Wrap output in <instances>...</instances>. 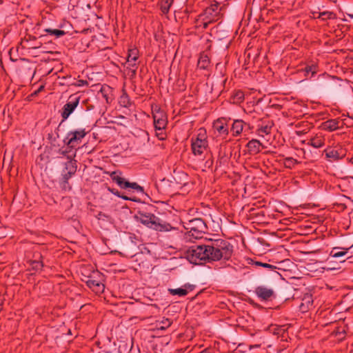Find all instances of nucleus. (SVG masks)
Instances as JSON below:
<instances>
[{"label":"nucleus","instance_id":"obj_1","mask_svg":"<svg viewBox=\"0 0 353 353\" xmlns=\"http://www.w3.org/2000/svg\"><path fill=\"white\" fill-rule=\"evenodd\" d=\"M233 253V246L228 241L219 239L207 244L193 245L185 251L186 259L193 264L229 260Z\"/></svg>","mask_w":353,"mask_h":353},{"label":"nucleus","instance_id":"obj_2","mask_svg":"<svg viewBox=\"0 0 353 353\" xmlns=\"http://www.w3.org/2000/svg\"><path fill=\"white\" fill-rule=\"evenodd\" d=\"M139 219L143 225L157 231L168 232L173 229L170 223L151 213L139 212Z\"/></svg>","mask_w":353,"mask_h":353},{"label":"nucleus","instance_id":"obj_3","mask_svg":"<svg viewBox=\"0 0 353 353\" xmlns=\"http://www.w3.org/2000/svg\"><path fill=\"white\" fill-rule=\"evenodd\" d=\"M222 7L219 6L218 2L211 4L206 8L203 12L199 15V18L203 21L204 28H207L209 23L217 21L222 17L221 11Z\"/></svg>","mask_w":353,"mask_h":353},{"label":"nucleus","instance_id":"obj_4","mask_svg":"<svg viewBox=\"0 0 353 353\" xmlns=\"http://www.w3.org/2000/svg\"><path fill=\"white\" fill-rule=\"evenodd\" d=\"M110 176L122 189L132 188L137 192H144V189L142 186L139 185L137 183L126 181L122 176V173L120 171L112 172L110 174Z\"/></svg>","mask_w":353,"mask_h":353},{"label":"nucleus","instance_id":"obj_5","mask_svg":"<svg viewBox=\"0 0 353 353\" xmlns=\"http://www.w3.org/2000/svg\"><path fill=\"white\" fill-rule=\"evenodd\" d=\"M86 134L87 132L84 128L70 130L67 133L63 142L68 148H74L81 143Z\"/></svg>","mask_w":353,"mask_h":353},{"label":"nucleus","instance_id":"obj_6","mask_svg":"<svg viewBox=\"0 0 353 353\" xmlns=\"http://www.w3.org/2000/svg\"><path fill=\"white\" fill-rule=\"evenodd\" d=\"M208 142L205 134L199 132L196 138L191 139V149L195 156H201L208 149Z\"/></svg>","mask_w":353,"mask_h":353},{"label":"nucleus","instance_id":"obj_7","mask_svg":"<svg viewBox=\"0 0 353 353\" xmlns=\"http://www.w3.org/2000/svg\"><path fill=\"white\" fill-rule=\"evenodd\" d=\"M80 101V97L77 94H71L66 103L63 105L61 116L62 117V121L59 125H61L63 121H65L70 115L74 112L75 108L78 106Z\"/></svg>","mask_w":353,"mask_h":353},{"label":"nucleus","instance_id":"obj_8","mask_svg":"<svg viewBox=\"0 0 353 353\" xmlns=\"http://www.w3.org/2000/svg\"><path fill=\"white\" fill-rule=\"evenodd\" d=\"M154 125L155 130L165 129L168 124L166 113L158 106L152 110Z\"/></svg>","mask_w":353,"mask_h":353},{"label":"nucleus","instance_id":"obj_9","mask_svg":"<svg viewBox=\"0 0 353 353\" xmlns=\"http://www.w3.org/2000/svg\"><path fill=\"white\" fill-rule=\"evenodd\" d=\"M76 152L72 156L67 157V162L64 163V168L62 171V176H65V179H70L77 172V161L74 159Z\"/></svg>","mask_w":353,"mask_h":353},{"label":"nucleus","instance_id":"obj_10","mask_svg":"<svg viewBox=\"0 0 353 353\" xmlns=\"http://www.w3.org/2000/svg\"><path fill=\"white\" fill-rule=\"evenodd\" d=\"M139 58V50L137 48L130 49L127 57L126 68L135 74L138 68L137 61Z\"/></svg>","mask_w":353,"mask_h":353},{"label":"nucleus","instance_id":"obj_11","mask_svg":"<svg viewBox=\"0 0 353 353\" xmlns=\"http://www.w3.org/2000/svg\"><path fill=\"white\" fill-rule=\"evenodd\" d=\"M95 275L99 276V272H93V275L87 276L85 282L88 288L92 290L95 293L103 292L105 288L104 285L99 281L94 279Z\"/></svg>","mask_w":353,"mask_h":353},{"label":"nucleus","instance_id":"obj_12","mask_svg":"<svg viewBox=\"0 0 353 353\" xmlns=\"http://www.w3.org/2000/svg\"><path fill=\"white\" fill-rule=\"evenodd\" d=\"M185 230H191L197 231H206L207 225L204 221L200 218L192 219L185 223Z\"/></svg>","mask_w":353,"mask_h":353},{"label":"nucleus","instance_id":"obj_13","mask_svg":"<svg viewBox=\"0 0 353 353\" xmlns=\"http://www.w3.org/2000/svg\"><path fill=\"white\" fill-rule=\"evenodd\" d=\"M254 293L261 301H268L274 296V292L272 288L263 285L258 286L254 290Z\"/></svg>","mask_w":353,"mask_h":353},{"label":"nucleus","instance_id":"obj_14","mask_svg":"<svg viewBox=\"0 0 353 353\" xmlns=\"http://www.w3.org/2000/svg\"><path fill=\"white\" fill-rule=\"evenodd\" d=\"M325 141V135L322 132H318L312 136L307 142L306 141H303L302 143L314 148H320L324 146Z\"/></svg>","mask_w":353,"mask_h":353},{"label":"nucleus","instance_id":"obj_15","mask_svg":"<svg viewBox=\"0 0 353 353\" xmlns=\"http://www.w3.org/2000/svg\"><path fill=\"white\" fill-rule=\"evenodd\" d=\"M243 129H245V130H250L251 129L250 124L245 123L241 119H236L234 121L231 127V132L234 137H237L241 134Z\"/></svg>","mask_w":353,"mask_h":353},{"label":"nucleus","instance_id":"obj_16","mask_svg":"<svg viewBox=\"0 0 353 353\" xmlns=\"http://www.w3.org/2000/svg\"><path fill=\"white\" fill-rule=\"evenodd\" d=\"M312 295L309 293L305 294L301 298V303L299 305V310L301 312L305 313L313 307Z\"/></svg>","mask_w":353,"mask_h":353},{"label":"nucleus","instance_id":"obj_17","mask_svg":"<svg viewBox=\"0 0 353 353\" xmlns=\"http://www.w3.org/2000/svg\"><path fill=\"white\" fill-rule=\"evenodd\" d=\"M213 128L220 135L227 136L228 134V127L224 118L215 121L213 123Z\"/></svg>","mask_w":353,"mask_h":353},{"label":"nucleus","instance_id":"obj_18","mask_svg":"<svg viewBox=\"0 0 353 353\" xmlns=\"http://www.w3.org/2000/svg\"><path fill=\"white\" fill-rule=\"evenodd\" d=\"M342 124V121L339 119H329L322 123V128L325 130L332 132L339 129Z\"/></svg>","mask_w":353,"mask_h":353},{"label":"nucleus","instance_id":"obj_19","mask_svg":"<svg viewBox=\"0 0 353 353\" xmlns=\"http://www.w3.org/2000/svg\"><path fill=\"white\" fill-rule=\"evenodd\" d=\"M246 147L248 148V152L250 154H256L260 152L262 148V144L259 141L256 139H252L247 143Z\"/></svg>","mask_w":353,"mask_h":353},{"label":"nucleus","instance_id":"obj_20","mask_svg":"<svg viewBox=\"0 0 353 353\" xmlns=\"http://www.w3.org/2000/svg\"><path fill=\"white\" fill-rule=\"evenodd\" d=\"M210 61L208 56L204 53L200 54L197 63L198 68L201 70H208L210 66Z\"/></svg>","mask_w":353,"mask_h":353},{"label":"nucleus","instance_id":"obj_21","mask_svg":"<svg viewBox=\"0 0 353 353\" xmlns=\"http://www.w3.org/2000/svg\"><path fill=\"white\" fill-rule=\"evenodd\" d=\"M185 288H176V289H169L168 290H169L170 294L172 295H178L179 296H184L187 295L188 293L187 288H188L190 291H192L193 290L192 286L190 284L185 285Z\"/></svg>","mask_w":353,"mask_h":353},{"label":"nucleus","instance_id":"obj_22","mask_svg":"<svg viewBox=\"0 0 353 353\" xmlns=\"http://www.w3.org/2000/svg\"><path fill=\"white\" fill-rule=\"evenodd\" d=\"M325 156L328 159H332V160H339L342 159L345 154L342 152V150L339 151V150H325Z\"/></svg>","mask_w":353,"mask_h":353},{"label":"nucleus","instance_id":"obj_23","mask_svg":"<svg viewBox=\"0 0 353 353\" xmlns=\"http://www.w3.org/2000/svg\"><path fill=\"white\" fill-rule=\"evenodd\" d=\"M244 100V93L241 90H236L234 92L230 98L232 103L238 104L241 103Z\"/></svg>","mask_w":353,"mask_h":353},{"label":"nucleus","instance_id":"obj_24","mask_svg":"<svg viewBox=\"0 0 353 353\" xmlns=\"http://www.w3.org/2000/svg\"><path fill=\"white\" fill-rule=\"evenodd\" d=\"M119 104L124 108H129L132 105V101L126 92H123L119 99Z\"/></svg>","mask_w":353,"mask_h":353},{"label":"nucleus","instance_id":"obj_25","mask_svg":"<svg viewBox=\"0 0 353 353\" xmlns=\"http://www.w3.org/2000/svg\"><path fill=\"white\" fill-rule=\"evenodd\" d=\"M339 248H333L330 252V255L333 258H339L345 256L349 248H343L342 251H338Z\"/></svg>","mask_w":353,"mask_h":353},{"label":"nucleus","instance_id":"obj_26","mask_svg":"<svg viewBox=\"0 0 353 353\" xmlns=\"http://www.w3.org/2000/svg\"><path fill=\"white\" fill-rule=\"evenodd\" d=\"M44 32L48 33L50 35L54 36L55 38H60L66 34L64 30L52 28H46L44 30Z\"/></svg>","mask_w":353,"mask_h":353},{"label":"nucleus","instance_id":"obj_27","mask_svg":"<svg viewBox=\"0 0 353 353\" xmlns=\"http://www.w3.org/2000/svg\"><path fill=\"white\" fill-rule=\"evenodd\" d=\"M299 161L292 158V157H287L283 161V165L286 168L292 169L295 166V165L298 164Z\"/></svg>","mask_w":353,"mask_h":353},{"label":"nucleus","instance_id":"obj_28","mask_svg":"<svg viewBox=\"0 0 353 353\" xmlns=\"http://www.w3.org/2000/svg\"><path fill=\"white\" fill-rule=\"evenodd\" d=\"M172 321L169 319L164 318L161 321L157 324V329L160 330H165L172 325Z\"/></svg>","mask_w":353,"mask_h":353},{"label":"nucleus","instance_id":"obj_29","mask_svg":"<svg viewBox=\"0 0 353 353\" xmlns=\"http://www.w3.org/2000/svg\"><path fill=\"white\" fill-rule=\"evenodd\" d=\"M188 230V234L189 236H192L193 238H194L196 239L202 238L203 234L206 232V231H197L196 230H194L192 231L191 230Z\"/></svg>","mask_w":353,"mask_h":353},{"label":"nucleus","instance_id":"obj_30","mask_svg":"<svg viewBox=\"0 0 353 353\" xmlns=\"http://www.w3.org/2000/svg\"><path fill=\"white\" fill-rule=\"evenodd\" d=\"M172 5V1L170 0H165V1H163L161 4V10L163 14H167L170 8V6Z\"/></svg>","mask_w":353,"mask_h":353},{"label":"nucleus","instance_id":"obj_31","mask_svg":"<svg viewBox=\"0 0 353 353\" xmlns=\"http://www.w3.org/2000/svg\"><path fill=\"white\" fill-rule=\"evenodd\" d=\"M317 68L318 66L316 64H312L310 65H307L305 68L304 71L305 72L306 74L311 73L312 77H313L317 72Z\"/></svg>","mask_w":353,"mask_h":353},{"label":"nucleus","instance_id":"obj_32","mask_svg":"<svg viewBox=\"0 0 353 353\" xmlns=\"http://www.w3.org/2000/svg\"><path fill=\"white\" fill-rule=\"evenodd\" d=\"M334 17H335V14L334 12H330V11H324V12L319 13V18H321L323 20H326V19H334Z\"/></svg>","mask_w":353,"mask_h":353},{"label":"nucleus","instance_id":"obj_33","mask_svg":"<svg viewBox=\"0 0 353 353\" xmlns=\"http://www.w3.org/2000/svg\"><path fill=\"white\" fill-rule=\"evenodd\" d=\"M272 125L266 124L265 125H262L261 128H259L258 132L259 134H269L271 133V129H272Z\"/></svg>","mask_w":353,"mask_h":353},{"label":"nucleus","instance_id":"obj_34","mask_svg":"<svg viewBox=\"0 0 353 353\" xmlns=\"http://www.w3.org/2000/svg\"><path fill=\"white\" fill-rule=\"evenodd\" d=\"M108 190L110 192L112 193L113 194L117 196L118 197L122 198L123 199H124L125 201H134V199H132L127 196L120 194V192L114 188H111L108 187Z\"/></svg>","mask_w":353,"mask_h":353},{"label":"nucleus","instance_id":"obj_35","mask_svg":"<svg viewBox=\"0 0 353 353\" xmlns=\"http://www.w3.org/2000/svg\"><path fill=\"white\" fill-rule=\"evenodd\" d=\"M31 268L34 270H40L43 267V262L41 261L34 260L30 262Z\"/></svg>","mask_w":353,"mask_h":353},{"label":"nucleus","instance_id":"obj_36","mask_svg":"<svg viewBox=\"0 0 353 353\" xmlns=\"http://www.w3.org/2000/svg\"><path fill=\"white\" fill-rule=\"evenodd\" d=\"M69 179H66L65 176H62V181L61 183V188L64 191L70 190L72 188L68 182Z\"/></svg>","mask_w":353,"mask_h":353},{"label":"nucleus","instance_id":"obj_37","mask_svg":"<svg viewBox=\"0 0 353 353\" xmlns=\"http://www.w3.org/2000/svg\"><path fill=\"white\" fill-rule=\"evenodd\" d=\"M254 264L256 265V266H261V267H263V268H268L270 270H274L276 269V267L273 265H271V264H269V263H262V262H260V261H256L254 263Z\"/></svg>","mask_w":353,"mask_h":353},{"label":"nucleus","instance_id":"obj_38","mask_svg":"<svg viewBox=\"0 0 353 353\" xmlns=\"http://www.w3.org/2000/svg\"><path fill=\"white\" fill-rule=\"evenodd\" d=\"M165 129L161 130H155L156 136L158 137L159 140H165L167 137L166 133L164 131Z\"/></svg>","mask_w":353,"mask_h":353},{"label":"nucleus","instance_id":"obj_39","mask_svg":"<svg viewBox=\"0 0 353 353\" xmlns=\"http://www.w3.org/2000/svg\"><path fill=\"white\" fill-rule=\"evenodd\" d=\"M72 149L73 148H68V146H66V148L64 150L63 148L59 149V154L67 157L68 156H69L68 154L71 152Z\"/></svg>","mask_w":353,"mask_h":353},{"label":"nucleus","instance_id":"obj_40","mask_svg":"<svg viewBox=\"0 0 353 353\" xmlns=\"http://www.w3.org/2000/svg\"><path fill=\"white\" fill-rule=\"evenodd\" d=\"M269 330L271 332H272L274 334L279 335L280 334V331L282 330L281 327L276 326V325H272L269 327Z\"/></svg>","mask_w":353,"mask_h":353},{"label":"nucleus","instance_id":"obj_41","mask_svg":"<svg viewBox=\"0 0 353 353\" xmlns=\"http://www.w3.org/2000/svg\"><path fill=\"white\" fill-rule=\"evenodd\" d=\"M213 163H214L213 159L212 158H210L205 161V166L208 168H211L213 165Z\"/></svg>","mask_w":353,"mask_h":353},{"label":"nucleus","instance_id":"obj_42","mask_svg":"<svg viewBox=\"0 0 353 353\" xmlns=\"http://www.w3.org/2000/svg\"><path fill=\"white\" fill-rule=\"evenodd\" d=\"M345 334V330L343 328V329H341V328H338L337 330L336 331V335H341V334H343L344 335Z\"/></svg>","mask_w":353,"mask_h":353},{"label":"nucleus","instance_id":"obj_43","mask_svg":"<svg viewBox=\"0 0 353 353\" xmlns=\"http://www.w3.org/2000/svg\"><path fill=\"white\" fill-rule=\"evenodd\" d=\"M88 85V81L86 80H79L78 81V83H77L78 86H81V85Z\"/></svg>","mask_w":353,"mask_h":353},{"label":"nucleus","instance_id":"obj_44","mask_svg":"<svg viewBox=\"0 0 353 353\" xmlns=\"http://www.w3.org/2000/svg\"><path fill=\"white\" fill-rule=\"evenodd\" d=\"M43 88V86L41 85L37 91L34 92V94H37L39 92H40Z\"/></svg>","mask_w":353,"mask_h":353},{"label":"nucleus","instance_id":"obj_45","mask_svg":"<svg viewBox=\"0 0 353 353\" xmlns=\"http://www.w3.org/2000/svg\"><path fill=\"white\" fill-rule=\"evenodd\" d=\"M200 353H212V352L208 350H204L201 351Z\"/></svg>","mask_w":353,"mask_h":353},{"label":"nucleus","instance_id":"obj_46","mask_svg":"<svg viewBox=\"0 0 353 353\" xmlns=\"http://www.w3.org/2000/svg\"><path fill=\"white\" fill-rule=\"evenodd\" d=\"M2 308H3V305L1 303H0V311L2 310Z\"/></svg>","mask_w":353,"mask_h":353},{"label":"nucleus","instance_id":"obj_47","mask_svg":"<svg viewBox=\"0 0 353 353\" xmlns=\"http://www.w3.org/2000/svg\"><path fill=\"white\" fill-rule=\"evenodd\" d=\"M46 37V35H45V34H41V35L40 36V38H43V37Z\"/></svg>","mask_w":353,"mask_h":353},{"label":"nucleus","instance_id":"obj_48","mask_svg":"<svg viewBox=\"0 0 353 353\" xmlns=\"http://www.w3.org/2000/svg\"><path fill=\"white\" fill-rule=\"evenodd\" d=\"M351 17H353V15H350Z\"/></svg>","mask_w":353,"mask_h":353},{"label":"nucleus","instance_id":"obj_49","mask_svg":"<svg viewBox=\"0 0 353 353\" xmlns=\"http://www.w3.org/2000/svg\"><path fill=\"white\" fill-rule=\"evenodd\" d=\"M1 2H2V1H0V3H1Z\"/></svg>","mask_w":353,"mask_h":353}]
</instances>
